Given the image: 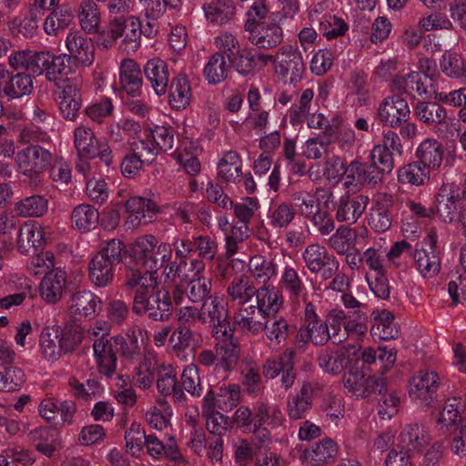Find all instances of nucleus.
Returning <instances> with one entry per match:
<instances>
[{"mask_svg": "<svg viewBox=\"0 0 466 466\" xmlns=\"http://www.w3.org/2000/svg\"><path fill=\"white\" fill-rule=\"evenodd\" d=\"M74 146L78 156L87 158L99 157L109 166L112 162V151L106 142L97 140L92 129L86 126H79L74 131Z\"/></svg>", "mask_w": 466, "mask_h": 466, "instance_id": "obj_9", "label": "nucleus"}, {"mask_svg": "<svg viewBox=\"0 0 466 466\" xmlns=\"http://www.w3.org/2000/svg\"><path fill=\"white\" fill-rule=\"evenodd\" d=\"M440 383V376L435 371L420 370L409 382V396L416 405L428 407L434 400Z\"/></svg>", "mask_w": 466, "mask_h": 466, "instance_id": "obj_12", "label": "nucleus"}, {"mask_svg": "<svg viewBox=\"0 0 466 466\" xmlns=\"http://www.w3.org/2000/svg\"><path fill=\"white\" fill-rule=\"evenodd\" d=\"M160 244L161 242H158ZM170 247L171 258L164 264L163 276L167 280L174 281L176 279L186 280L188 279L186 273L187 259L194 250L193 239L187 238L174 237L171 243L165 242Z\"/></svg>", "mask_w": 466, "mask_h": 466, "instance_id": "obj_8", "label": "nucleus"}, {"mask_svg": "<svg viewBox=\"0 0 466 466\" xmlns=\"http://www.w3.org/2000/svg\"><path fill=\"white\" fill-rule=\"evenodd\" d=\"M255 294L256 288L244 277L235 278L227 287V295L238 309L248 307Z\"/></svg>", "mask_w": 466, "mask_h": 466, "instance_id": "obj_38", "label": "nucleus"}, {"mask_svg": "<svg viewBox=\"0 0 466 466\" xmlns=\"http://www.w3.org/2000/svg\"><path fill=\"white\" fill-rule=\"evenodd\" d=\"M43 56L45 62H41V75L45 73L47 81L57 82L68 75L70 72V56H67V54L56 56L47 51H43Z\"/></svg>", "mask_w": 466, "mask_h": 466, "instance_id": "obj_32", "label": "nucleus"}, {"mask_svg": "<svg viewBox=\"0 0 466 466\" xmlns=\"http://www.w3.org/2000/svg\"><path fill=\"white\" fill-rule=\"evenodd\" d=\"M206 19L215 25H223L230 21L237 14L234 0H215L203 6Z\"/></svg>", "mask_w": 466, "mask_h": 466, "instance_id": "obj_37", "label": "nucleus"}, {"mask_svg": "<svg viewBox=\"0 0 466 466\" xmlns=\"http://www.w3.org/2000/svg\"><path fill=\"white\" fill-rule=\"evenodd\" d=\"M66 282V272L56 268L47 272L40 283V295L47 303L57 302L63 294Z\"/></svg>", "mask_w": 466, "mask_h": 466, "instance_id": "obj_31", "label": "nucleus"}, {"mask_svg": "<svg viewBox=\"0 0 466 466\" xmlns=\"http://www.w3.org/2000/svg\"><path fill=\"white\" fill-rule=\"evenodd\" d=\"M120 336L96 339L93 343L94 358L98 371L106 377H112L116 369L115 346L122 343Z\"/></svg>", "mask_w": 466, "mask_h": 466, "instance_id": "obj_16", "label": "nucleus"}, {"mask_svg": "<svg viewBox=\"0 0 466 466\" xmlns=\"http://www.w3.org/2000/svg\"><path fill=\"white\" fill-rule=\"evenodd\" d=\"M82 339V329L76 324L46 326L40 333L39 352L46 361L56 362L63 354L74 351Z\"/></svg>", "mask_w": 466, "mask_h": 466, "instance_id": "obj_2", "label": "nucleus"}, {"mask_svg": "<svg viewBox=\"0 0 466 466\" xmlns=\"http://www.w3.org/2000/svg\"><path fill=\"white\" fill-rule=\"evenodd\" d=\"M279 288L285 291L289 299L299 301H306L308 289L302 277L299 273V268L294 265L286 264L281 271L279 282Z\"/></svg>", "mask_w": 466, "mask_h": 466, "instance_id": "obj_28", "label": "nucleus"}, {"mask_svg": "<svg viewBox=\"0 0 466 466\" xmlns=\"http://www.w3.org/2000/svg\"><path fill=\"white\" fill-rule=\"evenodd\" d=\"M145 447L147 453L154 459H159L163 455L176 461L180 457L179 450L173 437H169L163 443L156 435L149 434L145 439Z\"/></svg>", "mask_w": 466, "mask_h": 466, "instance_id": "obj_48", "label": "nucleus"}, {"mask_svg": "<svg viewBox=\"0 0 466 466\" xmlns=\"http://www.w3.org/2000/svg\"><path fill=\"white\" fill-rule=\"evenodd\" d=\"M242 161L235 151L226 152L218 164V176L229 183H240Z\"/></svg>", "mask_w": 466, "mask_h": 466, "instance_id": "obj_47", "label": "nucleus"}, {"mask_svg": "<svg viewBox=\"0 0 466 466\" xmlns=\"http://www.w3.org/2000/svg\"><path fill=\"white\" fill-rule=\"evenodd\" d=\"M45 242L44 228L38 222L27 221L21 226L17 238V248L21 253L36 252Z\"/></svg>", "mask_w": 466, "mask_h": 466, "instance_id": "obj_29", "label": "nucleus"}, {"mask_svg": "<svg viewBox=\"0 0 466 466\" xmlns=\"http://www.w3.org/2000/svg\"><path fill=\"white\" fill-rule=\"evenodd\" d=\"M200 309L201 324H212L213 329L222 326L224 329H229V324L226 323L228 317L227 303L223 295L214 294L209 296L202 302Z\"/></svg>", "mask_w": 466, "mask_h": 466, "instance_id": "obj_22", "label": "nucleus"}, {"mask_svg": "<svg viewBox=\"0 0 466 466\" xmlns=\"http://www.w3.org/2000/svg\"><path fill=\"white\" fill-rule=\"evenodd\" d=\"M301 257L307 269L321 279L328 280L339 271V262L337 258L319 244L307 246Z\"/></svg>", "mask_w": 466, "mask_h": 466, "instance_id": "obj_7", "label": "nucleus"}, {"mask_svg": "<svg viewBox=\"0 0 466 466\" xmlns=\"http://www.w3.org/2000/svg\"><path fill=\"white\" fill-rule=\"evenodd\" d=\"M410 114L408 102L400 96L386 97L377 109L378 120L390 127H397L405 123Z\"/></svg>", "mask_w": 466, "mask_h": 466, "instance_id": "obj_17", "label": "nucleus"}, {"mask_svg": "<svg viewBox=\"0 0 466 466\" xmlns=\"http://www.w3.org/2000/svg\"><path fill=\"white\" fill-rule=\"evenodd\" d=\"M142 25L138 18L130 16L127 19L118 17L112 20L106 31L101 33L98 45L104 49L113 46L117 39L123 37L120 48L127 53H135L141 45Z\"/></svg>", "mask_w": 466, "mask_h": 466, "instance_id": "obj_3", "label": "nucleus"}, {"mask_svg": "<svg viewBox=\"0 0 466 466\" xmlns=\"http://www.w3.org/2000/svg\"><path fill=\"white\" fill-rule=\"evenodd\" d=\"M248 272L256 283L265 286L276 278L277 265L270 258L256 255L249 259Z\"/></svg>", "mask_w": 466, "mask_h": 466, "instance_id": "obj_42", "label": "nucleus"}, {"mask_svg": "<svg viewBox=\"0 0 466 466\" xmlns=\"http://www.w3.org/2000/svg\"><path fill=\"white\" fill-rule=\"evenodd\" d=\"M230 66L226 61L223 54H214L204 68V76L210 85H218L223 82L229 72Z\"/></svg>", "mask_w": 466, "mask_h": 466, "instance_id": "obj_55", "label": "nucleus"}, {"mask_svg": "<svg viewBox=\"0 0 466 466\" xmlns=\"http://www.w3.org/2000/svg\"><path fill=\"white\" fill-rule=\"evenodd\" d=\"M48 208L47 200L38 195L27 197L15 203V210L20 216L24 218L27 217H41Z\"/></svg>", "mask_w": 466, "mask_h": 466, "instance_id": "obj_59", "label": "nucleus"}, {"mask_svg": "<svg viewBox=\"0 0 466 466\" xmlns=\"http://www.w3.org/2000/svg\"><path fill=\"white\" fill-rule=\"evenodd\" d=\"M212 335L216 340L217 368L223 370L233 369L238 360L240 352L233 329L219 326L212 329Z\"/></svg>", "mask_w": 466, "mask_h": 466, "instance_id": "obj_11", "label": "nucleus"}, {"mask_svg": "<svg viewBox=\"0 0 466 466\" xmlns=\"http://www.w3.org/2000/svg\"><path fill=\"white\" fill-rule=\"evenodd\" d=\"M98 219V211L88 204L76 206L71 213L73 228L81 232L90 231L95 228Z\"/></svg>", "mask_w": 466, "mask_h": 466, "instance_id": "obj_50", "label": "nucleus"}, {"mask_svg": "<svg viewBox=\"0 0 466 466\" xmlns=\"http://www.w3.org/2000/svg\"><path fill=\"white\" fill-rule=\"evenodd\" d=\"M24 382L23 370L12 364H0V392L18 390Z\"/></svg>", "mask_w": 466, "mask_h": 466, "instance_id": "obj_58", "label": "nucleus"}, {"mask_svg": "<svg viewBox=\"0 0 466 466\" xmlns=\"http://www.w3.org/2000/svg\"><path fill=\"white\" fill-rule=\"evenodd\" d=\"M125 208L130 214L127 223L137 227L147 223L158 212L157 206L150 199L133 197L125 202Z\"/></svg>", "mask_w": 466, "mask_h": 466, "instance_id": "obj_30", "label": "nucleus"}, {"mask_svg": "<svg viewBox=\"0 0 466 466\" xmlns=\"http://www.w3.org/2000/svg\"><path fill=\"white\" fill-rule=\"evenodd\" d=\"M41 14L31 8L28 15L25 17H14L8 23V28L13 35H23L24 37L34 36L38 30V23Z\"/></svg>", "mask_w": 466, "mask_h": 466, "instance_id": "obj_53", "label": "nucleus"}, {"mask_svg": "<svg viewBox=\"0 0 466 466\" xmlns=\"http://www.w3.org/2000/svg\"><path fill=\"white\" fill-rule=\"evenodd\" d=\"M119 79L121 87L129 96H136L140 94L143 78L138 64L131 58L124 59L119 66Z\"/></svg>", "mask_w": 466, "mask_h": 466, "instance_id": "obj_33", "label": "nucleus"}, {"mask_svg": "<svg viewBox=\"0 0 466 466\" xmlns=\"http://www.w3.org/2000/svg\"><path fill=\"white\" fill-rule=\"evenodd\" d=\"M370 333L380 340L394 339L399 337L400 330L394 322V316L388 310H380L374 316Z\"/></svg>", "mask_w": 466, "mask_h": 466, "instance_id": "obj_41", "label": "nucleus"}, {"mask_svg": "<svg viewBox=\"0 0 466 466\" xmlns=\"http://www.w3.org/2000/svg\"><path fill=\"white\" fill-rule=\"evenodd\" d=\"M313 392L311 383L304 381L298 392L289 395L286 410L289 420L306 418L313 405Z\"/></svg>", "mask_w": 466, "mask_h": 466, "instance_id": "obj_24", "label": "nucleus"}, {"mask_svg": "<svg viewBox=\"0 0 466 466\" xmlns=\"http://www.w3.org/2000/svg\"><path fill=\"white\" fill-rule=\"evenodd\" d=\"M399 181L414 186L423 185L430 178V171L419 161L410 163L398 171Z\"/></svg>", "mask_w": 466, "mask_h": 466, "instance_id": "obj_60", "label": "nucleus"}, {"mask_svg": "<svg viewBox=\"0 0 466 466\" xmlns=\"http://www.w3.org/2000/svg\"><path fill=\"white\" fill-rule=\"evenodd\" d=\"M83 78L75 76L68 79L59 92L56 101L62 116L67 120H74L81 107V88Z\"/></svg>", "mask_w": 466, "mask_h": 466, "instance_id": "obj_19", "label": "nucleus"}, {"mask_svg": "<svg viewBox=\"0 0 466 466\" xmlns=\"http://www.w3.org/2000/svg\"><path fill=\"white\" fill-rule=\"evenodd\" d=\"M294 356L292 350H286L281 355L267 360L263 367V374L268 379H275L283 370H293Z\"/></svg>", "mask_w": 466, "mask_h": 466, "instance_id": "obj_63", "label": "nucleus"}, {"mask_svg": "<svg viewBox=\"0 0 466 466\" xmlns=\"http://www.w3.org/2000/svg\"><path fill=\"white\" fill-rule=\"evenodd\" d=\"M253 423L276 429L283 425L285 417L279 405L265 401L258 402L253 408Z\"/></svg>", "mask_w": 466, "mask_h": 466, "instance_id": "obj_34", "label": "nucleus"}, {"mask_svg": "<svg viewBox=\"0 0 466 466\" xmlns=\"http://www.w3.org/2000/svg\"><path fill=\"white\" fill-rule=\"evenodd\" d=\"M248 42L258 49L268 50L279 46L284 38L281 25L276 21H264L244 28Z\"/></svg>", "mask_w": 466, "mask_h": 466, "instance_id": "obj_14", "label": "nucleus"}, {"mask_svg": "<svg viewBox=\"0 0 466 466\" xmlns=\"http://www.w3.org/2000/svg\"><path fill=\"white\" fill-rule=\"evenodd\" d=\"M297 339L301 342L311 341L315 345H324L329 339H332L328 323L318 321L309 326H303L299 329Z\"/></svg>", "mask_w": 466, "mask_h": 466, "instance_id": "obj_57", "label": "nucleus"}, {"mask_svg": "<svg viewBox=\"0 0 466 466\" xmlns=\"http://www.w3.org/2000/svg\"><path fill=\"white\" fill-rule=\"evenodd\" d=\"M414 115L420 121L432 127L439 137H448L453 134L451 119L446 109L438 103L420 101L414 108Z\"/></svg>", "mask_w": 466, "mask_h": 466, "instance_id": "obj_10", "label": "nucleus"}, {"mask_svg": "<svg viewBox=\"0 0 466 466\" xmlns=\"http://www.w3.org/2000/svg\"><path fill=\"white\" fill-rule=\"evenodd\" d=\"M306 67L298 47L286 45L277 51L275 71L281 77L296 82L302 78Z\"/></svg>", "mask_w": 466, "mask_h": 466, "instance_id": "obj_15", "label": "nucleus"}, {"mask_svg": "<svg viewBox=\"0 0 466 466\" xmlns=\"http://www.w3.org/2000/svg\"><path fill=\"white\" fill-rule=\"evenodd\" d=\"M43 51L35 52L29 49L15 51L8 57V64L14 70L24 69L41 76V62H45Z\"/></svg>", "mask_w": 466, "mask_h": 466, "instance_id": "obj_36", "label": "nucleus"}, {"mask_svg": "<svg viewBox=\"0 0 466 466\" xmlns=\"http://www.w3.org/2000/svg\"><path fill=\"white\" fill-rule=\"evenodd\" d=\"M345 388L357 398H366L371 393L381 394L386 387L385 379L381 376L365 378L363 372L350 371L344 375Z\"/></svg>", "mask_w": 466, "mask_h": 466, "instance_id": "obj_18", "label": "nucleus"}, {"mask_svg": "<svg viewBox=\"0 0 466 466\" xmlns=\"http://www.w3.org/2000/svg\"><path fill=\"white\" fill-rule=\"evenodd\" d=\"M390 203L386 198L376 200L371 206L368 218L369 226L378 233L386 232L391 226Z\"/></svg>", "mask_w": 466, "mask_h": 466, "instance_id": "obj_44", "label": "nucleus"}, {"mask_svg": "<svg viewBox=\"0 0 466 466\" xmlns=\"http://www.w3.org/2000/svg\"><path fill=\"white\" fill-rule=\"evenodd\" d=\"M253 307L262 318L276 314L283 304L281 293L273 285H265L256 289Z\"/></svg>", "mask_w": 466, "mask_h": 466, "instance_id": "obj_27", "label": "nucleus"}, {"mask_svg": "<svg viewBox=\"0 0 466 466\" xmlns=\"http://www.w3.org/2000/svg\"><path fill=\"white\" fill-rule=\"evenodd\" d=\"M430 249L416 248L413 253L414 263L417 270L423 278H432L441 269V256L436 250V235L429 234Z\"/></svg>", "mask_w": 466, "mask_h": 466, "instance_id": "obj_21", "label": "nucleus"}, {"mask_svg": "<svg viewBox=\"0 0 466 466\" xmlns=\"http://www.w3.org/2000/svg\"><path fill=\"white\" fill-rule=\"evenodd\" d=\"M66 46L71 56L82 66H90L95 60V46L91 39L79 32H70L66 38Z\"/></svg>", "mask_w": 466, "mask_h": 466, "instance_id": "obj_25", "label": "nucleus"}, {"mask_svg": "<svg viewBox=\"0 0 466 466\" xmlns=\"http://www.w3.org/2000/svg\"><path fill=\"white\" fill-rule=\"evenodd\" d=\"M191 90L187 78L185 76L175 77L169 88V104L172 108L180 110L189 105Z\"/></svg>", "mask_w": 466, "mask_h": 466, "instance_id": "obj_52", "label": "nucleus"}, {"mask_svg": "<svg viewBox=\"0 0 466 466\" xmlns=\"http://www.w3.org/2000/svg\"><path fill=\"white\" fill-rule=\"evenodd\" d=\"M173 410L165 399L158 398L146 411L145 418L150 428L163 431L170 425Z\"/></svg>", "mask_w": 466, "mask_h": 466, "instance_id": "obj_43", "label": "nucleus"}, {"mask_svg": "<svg viewBox=\"0 0 466 466\" xmlns=\"http://www.w3.org/2000/svg\"><path fill=\"white\" fill-rule=\"evenodd\" d=\"M192 276L188 279L187 289L177 285L172 291V299L176 305H182L187 299L192 303L203 302L210 295L212 280L205 275L206 265L198 258H193L189 263Z\"/></svg>", "mask_w": 466, "mask_h": 466, "instance_id": "obj_5", "label": "nucleus"}, {"mask_svg": "<svg viewBox=\"0 0 466 466\" xmlns=\"http://www.w3.org/2000/svg\"><path fill=\"white\" fill-rule=\"evenodd\" d=\"M314 98V91L311 88L304 89L298 100L289 109V123L293 127L301 125L309 115Z\"/></svg>", "mask_w": 466, "mask_h": 466, "instance_id": "obj_56", "label": "nucleus"}, {"mask_svg": "<svg viewBox=\"0 0 466 466\" xmlns=\"http://www.w3.org/2000/svg\"><path fill=\"white\" fill-rule=\"evenodd\" d=\"M318 363L324 372L337 375L345 368L346 356L341 351L326 349L318 356Z\"/></svg>", "mask_w": 466, "mask_h": 466, "instance_id": "obj_61", "label": "nucleus"}, {"mask_svg": "<svg viewBox=\"0 0 466 466\" xmlns=\"http://www.w3.org/2000/svg\"><path fill=\"white\" fill-rule=\"evenodd\" d=\"M419 162L429 168H438L441 165L443 148L439 141L434 138L424 139L416 150Z\"/></svg>", "mask_w": 466, "mask_h": 466, "instance_id": "obj_45", "label": "nucleus"}, {"mask_svg": "<svg viewBox=\"0 0 466 466\" xmlns=\"http://www.w3.org/2000/svg\"><path fill=\"white\" fill-rule=\"evenodd\" d=\"M144 72L155 93L157 96L164 95L167 92L169 82V74L166 62L159 58L150 59L147 62Z\"/></svg>", "mask_w": 466, "mask_h": 466, "instance_id": "obj_35", "label": "nucleus"}, {"mask_svg": "<svg viewBox=\"0 0 466 466\" xmlns=\"http://www.w3.org/2000/svg\"><path fill=\"white\" fill-rule=\"evenodd\" d=\"M391 87L395 91L403 92L410 96H437L436 89L431 82L424 80L419 72H410L405 76H396L392 80Z\"/></svg>", "mask_w": 466, "mask_h": 466, "instance_id": "obj_23", "label": "nucleus"}, {"mask_svg": "<svg viewBox=\"0 0 466 466\" xmlns=\"http://www.w3.org/2000/svg\"><path fill=\"white\" fill-rule=\"evenodd\" d=\"M123 244L120 240L110 239L106 246L95 254L88 264V277L92 284L105 288L114 279V268L122 259Z\"/></svg>", "mask_w": 466, "mask_h": 466, "instance_id": "obj_4", "label": "nucleus"}, {"mask_svg": "<svg viewBox=\"0 0 466 466\" xmlns=\"http://www.w3.org/2000/svg\"><path fill=\"white\" fill-rule=\"evenodd\" d=\"M156 353L147 350L134 367L133 381L141 390L149 389L155 379Z\"/></svg>", "mask_w": 466, "mask_h": 466, "instance_id": "obj_40", "label": "nucleus"}, {"mask_svg": "<svg viewBox=\"0 0 466 466\" xmlns=\"http://www.w3.org/2000/svg\"><path fill=\"white\" fill-rule=\"evenodd\" d=\"M369 204V198L357 195L352 198L342 196L336 207V219L352 225L358 221Z\"/></svg>", "mask_w": 466, "mask_h": 466, "instance_id": "obj_26", "label": "nucleus"}, {"mask_svg": "<svg viewBox=\"0 0 466 466\" xmlns=\"http://www.w3.org/2000/svg\"><path fill=\"white\" fill-rule=\"evenodd\" d=\"M34 89L33 79L29 74L18 72L12 75L3 87V94L10 99L28 96Z\"/></svg>", "mask_w": 466, "mask_h": 466, "instance_id": "obj_51", "label": "nucleus"}, {"mask_svg": "<svg viewBox=\"0 0 466 466\" xmlns=\"http://www.w3.org/2000/svg\"><path fill=\"white\" fill-rule=\"evenodd\" d=\"M171 258L170 247L157 243L153 235H145L132 244L125 264L127 272L124 286L138 288L133 299L135 314L147 316L154 321H166L171 315L172 303L168 292L157 289V271Z\"/></svg>", "mask_w": 466, "mask_h": 466, "instance_id": "obj_1", "label": "nucleus"}, {"mask_svg": "<svg viewBox=\"0 0 466 466\" xmlns=\"http://www.w3.org/2000/svg\"><path fill=\"white\" fill-rule=\"evenodd\" d=\"M102 310L101 299L89 290L75 292L68 301L69 314L75 319H93Z\"/></svg>", "mask_w": 466, "mask_h": 466, "instance_id": "obj_20", "label": "nucleus"}, {"mask_svg": "<svg viewBox=\"0 0 466 466\" xmlns=\"http://www.w3.org/2000/svg\"><path fill=\"white\" fill-rule=\"evenodd\" d=\"M430 434L420 424L407 425L400 434L402 448L409 452H420L430 441Z\"/></svg>", "mask_w": 466, "mask_h": 466, "instance_id": "obj_39", "label": "nucleus"}, {"mask_svg": "<svg viewBox=\"0 0 466 466\" xmlns=\"http://www.w3.org/2000/svg\"><path fill=\"white\" fill-rule=\"evenodd\" d=\"M338 455V444L331 438H323L304 451V457L319 465L335 460Z\"/></svg>", "mask_w": 466, "mask_h": 466, "instance_id": "obj_46", "label": "nucleus"}, {"mask_svg": "<svg viewBox=\"0 0 466 466\" xmlns=\"http://www.w3.org/2000/svg\"><path fill=\"white\" fill-rule=\"evenodd\" d=\"M461 200L460 187L456 184L446 182L441 185L436 195V208L444 221L452 222L456 218L466 221Z\"/></svg>", "mask_w": 466, "mask_h": 466, "instance_id": "obj_13", "label": "nucleus"}, {"mask_svg": "<svg viewBox=\"0 0 466 466\" xmlns=\"http://www.w3.org/2000/svg\"><path fill=\"white\" fill-rule=\"evenodd\" d=\"M51 161V152L38 145L28 146L15 155L17 171L34 186L41 184L43 175Z\"/></svg>", "mask_w": 466, "mask_h": 466, "instance_id": "obj_6", "label": "nucleus"}, {"mask_svg": "<svg viewBox=\"0 0 466 466\" xmlns=\"http://www.w3.org/2000/svg\"><path fill=\"white\" fill-rule=\"evenodd\" d=\"M78 20L86 33L96 34L99 31L101 15L94 0H82L79 5Z\"/></svg>", "mask_w": 466, "mask_h": 466, "instance_id": "obj_49", "label": "nucleus"}, {"mask_svg": "<svg viewBox=\"0 0 466 466\" xmlns=\"http://www.w3.org/2000/svg\"><path fill=\"white\" fill-rule=\"evenodd\" d=\"M258 311L253 307V304H249L248 307L238 309L233 314V323L243 332L258 334L264 329L263 322L255 319V314Z\"/></svg>", "mask_w": 466, "mask_h": 466, "instance_id": "obj_54", "label": "nucleus"}, {"mask_svg": "<svg viewBox=\"0 0 466 466\" xmlns=\"http://www.w3.org/2000/svg\"><path fill=\"white\" fill-rule=\"evenodd\" d=\"M356 236L348 226H339L328 239V246L339 255L347 254L355 244Z\"/></svg>", "mask_w": 466, "mask_h": 466, "instance_id": "obj_62", "label": "nucleus"}, {"mask_svg": "<svg viewBox=\"0 0 466 466\" xmlns=\"http://www.w3.org/2000/svg\"><path fill=\"white\" fill-rule=\"evenodd\" d=\"M73 20V15L68 10L59 9L50 13L44 22V31L48 35H57L66 30Z\"/></svg>", "mask_w": 466, "mask_h": 466, "instance_id": "obj_64", "label": "nucleus"}]
</instances>
